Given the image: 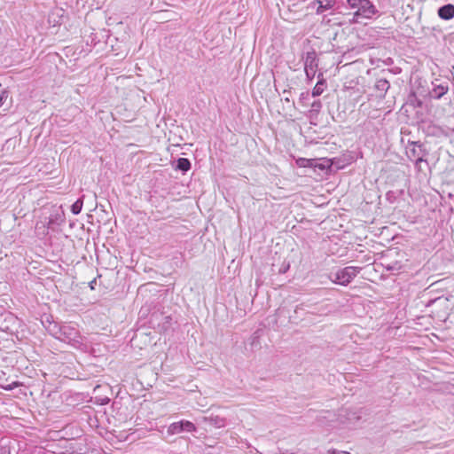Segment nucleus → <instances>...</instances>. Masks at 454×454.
<instances>
[{
    "instance_id": "1",
    "label": "nucleus",
    "mask_w": 454,
    "mask_h": 454,
    "mask_svg": "<svg viewBox=\"0 0 454 454\" xmlns=\"http://www.w3.org/2000/svg\"><path fill=\"white\" fill-rule=\"evenodd\" d=\"M47 330L54 338L74 348H78L82 344V337L76 325L67 323L50 322Z\"/></svg>"
},
{
    "instance_id": "2",
    "label": "nucleus",
    "mask_w": 454,
    "mask_h": 454,
    "mask_svg": "<svg viewBox=\"0 0 454 454\" xmlns=\"http://www.w3.org/2000/svg\"><path fill=\"white\" fill-rule=\"evenodd\" d=\"M361 267L347 266L330 275V279L335 284L348 286L361 271Z\"/></svg>"
},
{
    "instance_id": "3",
    "label": "nucleus",
    "mask_w": 454,
    "mask_h": 454,
    "mask_svg": "<svg viewBox=\"0 0 454 454\" xmlns=\"http://www.w3.org/2000/svg\"><path fill=\"white\" fill-rule=\"evenodd\" d=\"M427 155V152L424 148V145L419 142H411L407 151V156L410 160H414L415 168L418 171H422L421 163L427 162L425 157Z\"/></svg>"
},
{
    "instance_id": "4",
    "label": "nucleus",
    "mask_w": 454,
    "mask_h": 454,
    "mask_svg": "<svg viewBox=\"0 0 454 454\" xmlns=\"http://www.w3.org/2000/svg\"><path fill=\"white\" fill-rule=\"evenodd\" d=\"M197 431L196 426L185 419L171 423L168 427L166 434L168 436L180 434L183 433H193Z\"/></svg>"
},
{
    "instance_id": "5",
    "label": "nucleus",
    "mask_w": 454,
    "mask_h": 454,
    "mask_svg": "<svg viewBox=\"0 0 454 454\" xmlns=\"http://www.w3.org/2000/svg\"><path fill=\"white\" fill-rule=\"evenodd\" d=\"M378 13L375 5L370 0H363L354 13V19L356 21L361 19H372Z\"/></svg>"
},
{
    "instance_id": "6",
    "label": "nucleus",
    "mask_w": 454,
    "mask_h": 454,
    "mask_svg": "<svg viewBox=\"0 0 454 454\" xmlns=\"http://www.w3.org/2000/svg\"><path fill=\"white\" fill-rule=\"evenodd\" d=\"M318 60L314 51H308L304 58V70L309 80H312L317 73Z\"/></svg>"
},
{
    "instance_id": "7",
    "label": "nucleus",
    "mask_w": 454,
    "mask_h": 454,
    "mask_svg": "<svg viewBox=\"0 0 454 454\" xmlns=\"http://www.w3.org/2000/svg\"><path fill=\"white\" fill-rule=\"evenodd\" d=\"M18 318L11 312L4 310L0 316V331L12 333Z\"/></svg>"
},
{
    "instance_id": "8",
    "label": "nucleus",
    "mask_w": 454,
    "mask_h": 454,
    "mask_svg": "<svg viewBox=\"0 0 454 454\" xmlns=\"http://www.w3.org/2000/svg\"><path fill=\"white\" fill-rule=\"evenodd\" d=\"M202 421L215 428H222L226 426V419L217 415L203 417Z\"/></svg>"
},
{
    "instance_id": "9",
    "label": "nucleus",
    "mask_w": 454,
    "mask_h": 454,
    "mask_svg": "<svg viewBox=\"0 0 454 454\" xmlns=\"http://www.w3.org/2000/svg\"><path fill=\"white\" fill-rule=\"evenodd\" d=\"M437 12L441 19L449 20L454 17V5L448 4L441 6Z\"/></svg>"
},
{
    "instance_id": "10",
    "label": "nucleus",
    "mask_w": 454,
    "mask_h": 454,
    "mask_svg": "<svg viewBox=\"0 0 454 454\" xmlns=\"http://www.w3.org/2000/svg\"><path fill=\"white\" fill-rule=\"evenodd\" d=\"M375 90L379 92L380 98H384L387 91L390 88L389 82L386 79H379L376 81L374 85Z\"/></svg>"
},
{
    "instance_id": "11",
    "label": "nucleus",
    "mask_w": 454,
    "mask_h": 454,
    "mask_svg": "<svg viewBox=\"0 0 454 454\" xmlns=\"http://www.w3.org/2000/svg\"><path fill=\"white\" fill-rule=\"evenodd\" d=\"M318 3V7L317 9V13L320 14L324 12L332 9L335 4L336 0H317Z\"/></svg>"
},
{
    "instance_id": "12",
    "label": "nucleus",
    "mask_w": 454,
    "mask_h": 454,
    "mask_svg": "<svg viewBox=\"0 0 454 454\" xmlns=\"http://www.w3.org/2000/svg\"><path fill=\"white\" fill-rule=\"evenodd\" d=\"M192 164L191 161L186 158H179L176 160V165L175 168L176 170H180L183 173H186L188 170L191 169Z\"/></svg>"
},
{
    "instance_id": "13",
    "label": "nucleus",
    "mask_w": 454,
    "mask_h": 454,
    "mask_svg": "<svg viewBox=\"0 0 454 454\" xmlns=\"http://www.w3.org/2000/svg\"><path fill=\"white\" fill-rule=\"evenodd\" d=\"M448 91V86L447 85H435L434 89L431 91L432 98L435 99L441 98L443 95H445Z\"/></svg>"
},
{
    "instance_id": "14",
    "label": "nucleus",
    "mask_w": 454,
    "mask_h": 454,
    "mask_svg": "<svg viewBox=\"0 0 454 454\" xmlns=\"http://www.w3.org/2000/svg\"><path fill=\"white\" fill-rule=\"evenodd\" d=\"M83 205L82 198L78 199L72 206L71 211L74 215H78L82 211Z\"/></svg>"
},
{
    "instance_id": "15",
    "label": "nucleus",
    "mask_w": 454,
    "mask_h": 454,
    "mask_svg": "<svg viewBox=\"0 0 454 454\" xmlns=\"http://www.w3.org/2000/svg\"><path fill=\"white\" fill-rule=\"evenodd\" d=\"M321 108H322L321 101L320 100H315L311 104V108L309 110L310 115L311 116L317 115L318 113L320 112Z\"/></svg>"
},
{
    "instance_id": "16",
    "label": "nucleus",
    "mask_w": 454,
    "mask_h": 454,
    "mask_svg": "<svg viewBox=\"0 0 454 454\" xmlns=\"http://www.w3.org/2000/svg\"><path fill=\"white\" fill-rule=\"evenodd\" d=\"M324 91V82H318L312 90V96H320Z\"/></svg>"
},
{
    "instance_id": "17",
    "label": "nucleus",
    "mask_w": 454,
    "mask_h": 454,
    "mask_svg": "<svg viewBox=\"0 0 454 454\" xmlns=\"http://www.w3.org/2000/svg\"><path fill=\"white\" fill-rule=\"evenodd\" d=\"M303 311H304V309H303V305L302 304L296 306V308L294 309V315L295 316H291L290 318L293 319V320L298 319L300 314L301 312H303Z\"/></svg>"
},
{
    "instance_id": "18",
    "label": "nucleus",
    "mask_w": 454,
    "mask_h": 454,
    "mask_svg": "<svg viewBox=\"0 0 454 454\" xmlns=\"http://www.w3.org/2000/svg\"><path fill=\"white\" fill-rule=\"evenodd\" d=\"M172 325V317H164V323L162 325V328L167 331L168 328L171 327Z\"/></svg>"
},
{
    "instance_id": "19",
    "label": "nucleus",
    "mask_w": 454,
    "mask_h": 454,
    "mask_svg": "<svg viewBox=\"0 0 454 454\" xmlns=\"http://www.w3.org/2000/svg\"><path fill=\"white\" fill-rule=\"evenodd\" d=\"M363 0H347L348 4L352 9H357Z\"/></svg>"
},
{
    "instance_id": "20",
    "label": "nucleus",
    "mask_w": 454,
    "mask_h": 454,
    "mask_svg": "<svg viewBox=\"0 0 454 454\" xmlns=\"http://www.w3.org/2000/svg\"><path fill=\"white\" fill-rule=\"evenodd\" d=\"M289 268H290V263L284 262L282 263L281 267L279 268L278 272L280 274H284L289 270Z\"/></svg>"
},
{
    "instance_id": "21",
    "label": "nucleus",
    "mask_w": 454,
    "mask_h": 454,
    "mask_svg": "<svg viewBox=\"0 0 454 454\" xmlns=\"http://www.w3.org/2000/svg\"><path fill=\"white\" fill-rule=\"evenodd\" d=\"M8 98V93L6 91H3L1 94H0V107L4 106L5 100L7 99Z\"/></svg>"
},
{
    "instance_id": "22",
    "label": "nucleus",
    "mask_w": 454,
    "mask_h": 454,
    "mask_svg": "<svg viewBox=\"0 0 454 454\" xmlns=\"http://www.w3.org/2000/svg\"><path fill=\"white\" fill-rule=\"evenodd\" d=\"M19 386H20L19 382H12V384H9L6 387H4V388L5 390H12V389H14L15 387H17Z\"/></svg>"
},
{
    "instance_id": "23",
    "label": "nucleus",
    "mask_w": 454,
    "mask_h": 454,
    "mask_svg": "<svg viewBox=\"0 0 454 454\" xmlns=\"http://www.w3.org/2000/svg\"><path fill=\"white\" fill-rule=\"evenodd\" d=\"M309 160H307V159H304V158H300L297 162L298 164L301 166V167H306L307 166V162H309Z\"/></svg>"
},
{
    "instance_id": "24",
    "label": "nucleus",
    "mask_w": 454,
    "mask_h": 454,
    "mask_svg": "<svg viewBox=\"0 0 454 454\" xmlns=\"http://www.w3.org/2000/svg\"><path fill=\"white\" fill-rule=\"evenodd\" d=\"M309 98V92L301 93L300 96V100L307 99Z\"/></svg>"
},
{
    "instance_id": "25",
    "label": "nucleus",
    "mask_w": 454,
    "mask_h": 454,
    "mask_svg": "<svg viewBox=\"0 0 454 454\" xmlns=\"http://www.w3.org/2000/svg\"><path fill=\"white\" fill-rule=\"evenodd\" d=\"M337 453H338V451L334 449H331L327 451V454H337Z\"/></svg>"
},
{
    "instance_id": "26",
    "label": "nucleus",
    "mask_w": 454,
    "mask_h": 454,
    "mask_svg": "<svg viewBox=\"0 0 454 454\" xmlns=\"http://www.w3.org/2000/svg\"><path fill=\"white\" fill-rule=\"evenodd\" d=\"M442 301V298H437L436 300H434L433 302H441Z\"/></svg>"
}]
</instances>
